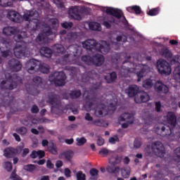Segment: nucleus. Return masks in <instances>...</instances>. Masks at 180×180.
I'll use <instances>...</instances> for the list:
<instances>
[{
  "mask_svg": "<svg viewBox=\"0 0 180 180\" xmlns=\"http://www.w3.org/2000/svg\"><path fill=\"white\" fill-rule=\"evenodd\" d=\"M127 12L129 13H135V15H141V7L140 6H131L127 8Z\"/></svg>",
  "mask_w": 180,
  "mask_h": 180,
  "instance_id": "bb28decb",
  "label": "nucleus"
},
{
  "mask_svg": "<svg viewBox=\"0 0 180 180\" xmlns=\"http://www.w3.org/2000/svg\"><path fill=\"white\" fill-rule=\"evenodd\" d=\"M32 81L35 84V86H30V87L27 88V92L30 95L37 96L40 94V90L37 88H44L43 86V79L39 76H36L33 78Z\"/></svg>",
  "mask_w": 180,
  "mask_h": 180,
  "instance_id": "9d476101",
  "label": "nucleus"
},
{
  "mask_svg": "<svg viewBox=\"0 0 180 180\" xmlns=\"http://www.w3.org/2000/svg\"><path fill=\"white\" fill-rule=\"evenodd\" d=\"M174 74L180 77V66L175 68Z\"/></svg>",
  "mask_w": 180,
  "mask_h": 180,
  "instance_id": "774afa93",
  "label": "nucleus"
},
{
  "mask_svg": "<svg viewBox=\"0 0 180 180\" xmlns=\"http://www.w3.org/2000/svg\"><path fill=\"white\" fill-rule=\"evenodd\" d=\"M140 91V87L136 84L129 85L125 90V94L128 95L129 98H134Z\"/></svg>",
  "mask_w": 180,
  "mask_h": 180,
  "instance_id": "6ab92c4d",
  "label": "nucleus"
},
{
  "mask_svg": "<svg viewBox=\"0 0 180 180\" xmlns=\"http://www.w3.org/2000/svg\"><path fill=\"white\" fill-rule=\"evenodd\" d=\"M82 61L85 63L87 65H96V67H101V65L103 64L105 58L102 55L96 53L92 57L89 56H82Z\"/></svg>",
  "mask_w": 180,
  "mask_h": 180,
  "instance_id": "0eeeda50",
  "label": "nucleus"
},
{
  "mask_svg": "<svg viewBox=\"0 0 180 180\" xmlns=\"http://www.w3.org/2000/svg\"><path fill=\"white\" fill-rule=\"evenodd\" d=\"M18 133L21 134V136H25L27 133V129L25 127H21L18 129H17Z\"/></svg>",
  "mask_w": 180,
  "mask_h": 180,
  "instance_id": "09e8293b",
  "label": "nucleus"
},
{
  "mask_svg": "<svg viewBox=\"0 0 180 180\" xmlns=\"http://www.w3.org/2000/svg\"><path fill=\"white\" fill-rule=\"evenodd\" d=\"M8 65L11 71L18 72L22 70V63L15 58H13L8 61Z\"/></svg>",
  "mask_w": 180,
  "mask_h": 180,
  "instance_id": "a211bd4d",
  "label": "nucleus"
},
{
  "mask_svg": "<svg viewBox=\"0 0 180 180\" xmlns=\"http://www.w3.org/2000/svg\"><path fill=\"white\" fill-rule=\"evenodd\" d=\"M161 54L165 58H172V52L169 51V49L165 48L161 50Z\"/></svg>",
  "mask_w": 180,
  "mask_h": 180,
  "instance_id": "72a5a7b5",
  "label": "nucleus"
},
{
  "mask_svg": "<svg viewBox=\"0 0 180 180\" xmlns=\"http://www.w3.org/2000/svg\"><path fill=\"white\" fill-rule=\"evenodd\" d=\"M10 178H11V179H13V180H23V179H22V177H20V176L16 174V172H15V171H13L11 173Z\"/></svg>",
  "mask_w": 180,
  "mask_h": 180,
  "instance_id": "de8ad7c7",
  "label": "nucleus"
},
{
  "mask_svg": "<svg viewBox=\"0 0 180 180\" xmlns=\"http://www.w3.org/2000/svg\"><path fill=\"white\" fill-rule=\"evenodd\" d=\"M53 34V31L51 27H49L46 31H44L42 33H39L35 39V41L38 44H46L49 41V36Z\"/></svg>",
  "mask_w": 180,
  "mask_h": 180,
  "instance_id": "f8f14e48",
  "label": "nucleus"
},
{
  "mask_svg": "<svg viewBox=\"0 0 180 180\" xmlns=\"http://www.w3.org/2000/svg\"><path fill=\"white\" fill-rule=\"evenodd\" d=\"M83 48L89 51L95 50L101 54H108L110 51V44L106 41H101L98 43L95 39H87L82 43Z\"/></svg>",
  "mask_w": 180,
  "mask_h": 180,
  "instance_id": "7ed1b4c3",
  "label": "nucleus"
},
{
  "mask_svg": "<svg viewBox=\"0 0 180 180\" xmlns=\"http://www.w3.org/2000/svg\"><path fill=\"white\" fill-rule=\"evenodd\" d=\"M179 60H180V56H179V55H176V56H174L172 58V60H171V63H174L175 64V63H179Z\"/></svg>",
  "mask_w": 180,
  "mask_h": 180,
  "instance_id": "bf43d9fd",
  "label": "nucleus"
},
{
  "mask_svg": "<svg viewBox=\"0 0 180 180\" xmlns=\"http://www.w3.org/2000/svg\"><path fill=\"white\" fill-rule=\"evenodd\" d=\"M82 95V93H81V90H72L70 91L69 94V96L71 99H78V98H80Z\"/></svg>",
  "mask_w": 180,
  "mask_h": 180,
  "instance_id": "2f4dec72",
  "label": "nucleus"
},
{
  "mask_svg": "<svg viewBox=\"0 0 180 180\" xmlns=\"http://www.w3.org/2000/svg\"><path fill=\"white\" fill-rule=\"evenodd\" d=\"M142 144L141 140L139 139H136L134 141V147L135 148H140Z\"/></svg>",
  "mask_w": 180,
  "mask_h": 180,
  "instance_id": "8fccbe9b",
  "label": "nucleus"
},
{
  "mask_svg": "<svg viewBox=\"0 0 180 180\" xmlns=\"http://www.w3.org/2000/svg\"><path fill=\"white\" fill-rule=\"evenodd\" d=\"M95 71L86 72L82 75V82H89L90 84H95V79H94V74Z\"/></svg>",
  "mask_w": 180,
  "mask_h": 180,
  "instance_id": "aec40b11",
  "label": "nucleus"
},
{
  "mask_svg": "<svg viewBox=\"0 0 180 180\" xmlns=\"http://www.w3.org/2000/svg\"><path fill=\"white\" fill-rule=\"evenodd\" d=\"M31 112L32 113H37L39 112V107L36 105H32Z\"/></svg>",
  "mask_w": 180,
  "mask_h": 180,
  "instance_id": "338daca9",
  "label": "nucleus"
},
{
  "mask_svg": "<svg viewBox=\"0 0 180 180\" xmlns=\"http://www.w3.org/2000/svg\"><path fill=\"white\" fill-rule=\"evenodd\" d=\"M157 68L161 75H169L171 74V65L164 59H159L158 60Z\"/></svg>",
  "mask_w": 180,
  "mask_h": 180,
  "instance_id": "9b49d317",
  "label": "nucleus"
},
{
  "mask_svg": "<svg viewBox=\"0 0 180 180\" xmlns=\"http://www.w3.org/2000/svg\"><path fill=\"white\" fill-rule=\"evenodd\" d=\"M119 141L120 140L117 136H115L109 139V143H110L111 144H116V142H119Z\"/></svg>",
  "mask_w": 180,
  "mask_h": 180,
  "instance_id": "5fc2aeb1",
  "label": "nucleus"
},
{
  "mask_svg": "<svg viewBox=\"0 0 180 180\" xmlns=\"http://www.w3.org/2000/svg\"><path fill=\"white\" fill-rule=\"evenodd\" d=\"M74 36H75V33L69 32L67 34L66 39H68V40H74Z\"/></svg>",
  "mask_w": 180,
  "mask_h": 180,
  "instance_id": "69168bd1",
  "label": "nucleus"
},
{
  "mask_svg": "<svg viewBox=\"0 0 180 180\" xmlns=\"http://www.w3.org/2000/svg\"><path fill=\"white\" fill-rule=\"evenodd\" d=\"M167 122L170 127L175 129L176 126V115H175V112H168L167 115Z\"/></svg>",
  "mask_w": 180,
  "mask_h": 180,
  "instance_id": "5701e85b",
  "label": "nucleus"
},
{
  "mask_svg": "<svg viewBox=\"0 0 180 180\" xmlns=\"http://www.w3.org/2000/svg\"><path fill=\"white\" fill-rule=\"evenodd\" d=\"M37 157H39V158H44V155H46V153L44 152V150H37Z\"/></svg>",
  "mask_w": 180,
  "mask_h": 180,
  "instance_id": "e2e57ef3",
  "label": "nucleus"
},
{
  "mask_svg": "<svg viewBox=\"0 0 180 180\" xmlns=\"http://www.w3.org/2000/svg\"><path fill=\"white\" fill-rule=\"evenodd\" d=\"M81 56V51L79 50V46L77 44L70 45L67 49V53L63 57V61L65 63H70V58H78Z\"/></svg>",
  "mask_w": 180,
  "mask_h": 180,
  "instance_id": "1a4fd4ad",
  "label": "nucleus"
},
{
  "mask_svg": "<svg viewBox=\"0 0 180 180\" xmlns=\"http://www.w3.org/2000/svg\"><path fill=\"white\" fill-rule=\"evenodd\" d=\"M155 91L158 94H168L169 89L161 82H157L155 84Z\"/></svg>",
  "mask_w": 180,
  "mask_h": 180,
  "instance_id": "412c9836",
  "label": "nucleus"
},
{
  "mask_svg": "<svg viewBox=\"0 0 180 180\" xmlns=\"http://www.w3.org/2000/svg\"><path fill=\"white\" fill-rule=\"evenodd\" d=\"M153 80L151 79H146L143 82V86L146 88V89H150V88H153Z\"/></svg>",
  "mask_w": 180,
  "mask_h": 180,
  "instance_id": "e433bc0d",
  "label": "nucleus"
},
{
  "mask_svg": "<svg viewBox=\"0 0 180 180\" xmlns=\"http://www.w3.org/2000/svg\"><path fill=\"white\" fill-rule=\"evenodd\" d=\"M64 174H65V176H66V178L71 177V170H70V169L65 168Z\"/></svg>",
  "mask_w": 180,
  "mask_h": 180,
  "instance_id": "0e129e2a",
  "label": "nucleus"
},
{
  "mask_svg": "<svg viewBox=\"0 0 180 180\" xmlns=\"http://www.w3.org/2000/svg\"><path fill=\"white\" fill-rule=\"evenodd\" d=\"M4 167H5V169H6V171H8V172H11V171H12V168H13L12 162H6L4 163Z\"/></svg>",
  "mask_w": 180,
  "mask_h": 180,
  "instance_id": "603ef678",
  "label": "nucleus"
},
{
  "mask_svg": "<svg viewBox=\"0 0 180 180\" xmlns=\"http://www.w3.org/2000/svg\"><path fill=\"white\" fill-rule=\"evenodd\" d=\"M16 29L15 27H6L3 29V33L5 36H13L16 43H22L21 45H16L13 49V53L16 58H22V57H29L30 52L26 46L25 39L27 37V33L22 32L20 34H16Z\"/></svg>",
  "mask_w": 180,
  "mask_h": 180,
  "instance_id": "f257e3e1",
  "label": "nucleus"
},
{
  "mask_svg": "<svg viewBox=\"0 0 180 180\" xmlns=\"http://www.w3.org/2000/svg\"><path fill=\"white\" fill-rule=\"evenodd\" d=\"M25 171H27L28 172H33L36 169V165H27L24 166Z\"/></svg>",
  "mask_w": 180,
  "mask_h": 180,
  "instance_id": "37998d69",
  "label": "nucleus"
},
{
  "mask_svg": "<svg viewBox=\"0 0 180 180\" xmlns=\"http://www.w3.org/2000/svg\"><path fill=\"white\" fill-rule=\"evenodd\" d=\"M76 141H77L76 145L79 146H84V144L86 143V139H85V137L77 138Z\"/></svg>",
  "mask_w": 180,
  "mask_h": 180,
  "instance_id": "a18cd8bd",
  "label": "nucleus"
},
{
  "mask_svg": "<svg viewBox=\"0 0 180 180\" xmlns=\"http://www.w3.org/2000/svg\"><path fill=\"white\" fill-rule=\"evenodd\" d=\"M67 76L64 72H53L49 75V81L53 82L56 86H64Z\"/></svg>",
  "mask_w": 180,
  "mask_h": 180,
  "instance_id": "6e6552de",
  "label": "nucleus"
},
{
  "mask_svg": "<svg viewBox=\"0 0 180 180\" xmlns=\"http://www.w3.org/2000/svg\"><path fill=\"white\" fill-rule=\"evenodd\" d=\"M72 22H65L63 23H62V27H63V29H71V27H72Z\"/></svg>",
  "mask_w": 180,
  "mask_h": 180,
  "instance_id": "6e6d98bb",
  "label": "nucleus"
},
{
  "mask_svg": "<svg viewBox=\"0 0 180 180\" xmlns=\"http://www.w3.org/2000/svg\"><path fill=\"white\" fill-rule=\"evenodd\" d=\"M89 27L90 30H94L95 32H101L102 30V27H101V24L96 22H92L89 24Z\"/></svg>",
  "mask_w": 180,
  "mask_h": 180,
  "instance_id": "7c9ffc66",
  "label": "nucleus"
},
{
  "mask_svg": "<svg viewBox=\"0 0 180 180\" xmlns=\"http://www.w3.org/2000/svg\"><path fill=\"white\" fill-rule=\"evenodd\" d=\"M68 14L75 20H82V16H81V11L78 6H72L68 10Z\"/></svg>",
  "mask_w": 180,
  "mask_h": 180,
  "instance_id": "f3484780",
  "label": "nucleus"
},
{
  "mask_svg": "<svg viewBox=\"0 0 180 180\" xmlns=\"http://www.w3.org/2000/svg\"><path fill=\"white\" fill-rule=\"evenodd\" d=\"M146 72V70L144 69H141L139 72H136V75L138 77V82H140V81H141V78H143V77H144V72Z\"/></svg>",
  "mask_w": 180,
  "mask_h": 180,
  "instance_id": "49530a36",
  "label": "nucleus"
},
{
  "mask_svg": "<svg viewBox=\"0 0 180 180\" xmlns=\"http://www.w3.org/2000/svg\"><path fill=\"white\" fill-rule=\"evenodd\" d=\"M29 74H34L37 70H39L43 74H49L50 72V66L47 65H40V62L36 59H30L27 64Z\"/></svg>",
  "mask_w": 180,
  "mask_h": 180,
  "instance_id": "423d86ee",
  "label": "nucleus"
},
{
  "mask_svg": "<svg viewBox=\"0 0 180 180\" xmlns=\"http://www.w3.org/2000/svg\"><path fill=\"white\" fill-rule=\"evenodd\" d=\"M57 102H58V95L54 94V92H50L48 94V103L52 105V108H56V105H57Z\"/></svg>",
  "mask_w": 180,
  "mask_h": 180,
  "instance_id": "b1692460",
  "label": "nucleus"
},
{
  "mask_svg": "<svg viewBox=\"0 0 180 180\" xmlns=\"http://www.w3.org/2000/svg\"><path fill=\"white\" fill-rule=\"evenodd\" d=\"M39 53L41 56L46 57V58H51V56H53V51L46 46H42L39 49Z\"/></svg>",
  "mask_w": 180,
  "mask_h": 180,
  "instance_id": "393cba45",
  "label": "nucleus"
},
{
  "mask_svg": "<svg viewBox=\"0 0 180 180\" xmlns=\"http://www.w3.org/2000/svg\"><path fill=\"white\" fill-rule=\"evenodd\" d=\"M160 7H156V8H154L150 9V10L147 13V14H148L149 16H157V15H158V13H160Z\"/></svg>",
  "mask_w": 180,
  "mask_h": 180,
  "instance_id": "4c0bfd02",
  "label": "nucleus"
},
{
  "mask_svg": "<svg viewBox=\"0 0 180 180\" xmlns=\"http://www.w3.org/2000/svg\"><path fill=\"white\" fill-rule=\"evenodd\" d=\"M136 103H146L150 101V96L146 92L140 94L134 98Z\"/></svg>",
  "mask_w": 180,
  "mask_h": 180,
  "instance_id": "4be33fe9",
  "label": "nucleus"
},
{
  "mask_svg": "<svg viewBox=\"0 0 180 180\" xmlns=\"http://www.w3.org/2000/svg\"><path fill=\"white\" fill-rule=\"evenodd\" d=\"M48 150L51 154L53 155H57L58 154V149L57 148V145L52 143L51 146L48 147Z\"/></svg>",
  "mask_w": 180,
  "mask_h": 180,
  "instance_id": "f704fd0d",
  "label": "nucleus"
},
{
  "mask_svg": "<svg viewBox=\"0 0 180 180\" xmlns=\"http://www.w3.org/2000/svg\"><path fill=\"white\" fill-rule=\"evenodd\" d=\"M116 105L117 103H115L113 104V103H110L109 106H108V110L112 111V113L116 110Z\"/></svg>",
  "mask_w": 180,
  "mask_h": 180,
  "instance_id": "13d9d810",
  "label": "nucleus"
},
{
  "mask_svg": "<svg viewBox=\"0 0 180 180\" xmlns=\"http://www.w3.org/2000/svg\"><path fill=\"white\" fill-rule=\"evenodd\" d=\"M91 124H94V126H98L99 127H102V126H103V124L99 120H96L93 121Z\"/></svg>",
  "mask_w": 180,
  "mask_h": 180,
  "instance_id": "052dcab7",
  "label": "nucleus"
},
{
  "mask_svg": "<svg viewBox=\"0 0 180 180\" xmlns=\"http://www.w3.org/2000/svg\"><path fill=\"white\" fill-rule=\"evenodd\" d=\"M8 18L15 23H22L23 20L29 22L33 27L32 32H36L40 27V20H39V12L37 11H28L22 16L19 13L15 11H8L7 13Z\"/></svg>",
  "mask_w": 180,
  "mask_h": 180,
  "instance_id": "f03ea898",
  "label": "nucleus"
},
{
  "mask_svg": "<svg viewBox=\"0 0 180 180\" xmlns=\"http://www.w3.org/2000/svg\"><path fill=\"white\" fill-rule=\"evenodd\" d=\"M91 177L89 180H98V175L99 174V170L98 169L92 168L89 171Z\"/></svg>",
  "mask_w": 180,
  "mask_h": 180,
  "instance_id": "473e14b6",
  "label": "nucleus"
},
{
  "mask_svg": "<svg viewBox=\"0 0 180 180\" xmlns=\"http://www.w3.org/2000/svg\"><path fill=\"white\" fill-rule=\"evenodd\" d=\"M84 108L86 112H91V110L94 109L95 110L96 116L102 117L105 107L103 105H99V103H98V98L93 97L91 98L86 99Z\"/></svg>",
  "mask_w": 180,
  "mask_h": 180,
  "instance_id": "20e7f679",
  "label": "nucleus"
},
{
  "mask_svg": "<svg viewBox=\"0 0 180 180\" xmlns=\"http://www.w3.org/2000/svg\"><path fill=\"white\" fill-rule=\"evenodd\" d=\"M174 129L175 128L169 127V125L159 127H157L158 130L157 134L162 137H168V136H171V134L174 133Z\"/></svg>",
  "mask_w": 180,
  "mask_h": 180,
  "instance_id": "dca6fc26",
  "label": "nucleus"
},
{
  "mask_svg": "<svg viewBox=\"0 0 180 180\" xmlns=\"http://www.w3.org/2000/svg\"><path fill=\"white\" fill-rule=\"evenodd\" d=\"M55 4H56L57 8H58V9H64V8H65V6H64V2H63L60 0H56L55 1Z\"/></svg>",
  "mask_w": 180,
  "mask_h": 180,
  "instance_id": "864d4df0",
  "label": "nucleus"
},
{
  "mask_svg": "<svg viewBox=\"0 0 180 180\" xmlns=\"http://www.w3.org/2000/svg\"><path fill=\"white\" fill-rule=\"evenodd\" d=\"M4 155L6 158H12L15 155V153L11 149L6 148L4 150Z\"/></svg>",
  "mask_w": 180,
  "mask_h": 180,
  "instance_id": "c03bdc74",
  "label": "nucleus"
},
{
  "mask_svg": "<svg viewBox=\"0 0 180 180\" xmlns=\"http://www.w3.org/2000/svg\"><path fill=\"white\" fill-rule=\"evenodd\" d=\"M63 157H65L68 161H71L74 157V152L72 150L65 151L59 155V158H63Z\"/></svg>",
  "mask_w": 180,
  "mask_h": 180,
  "instance_id": "c756f323",
  "label": "nucleus"
},
{
  "mask_svg": "<svg viewBox=\"0 0 180 180\" xmlns=\"http://www.w3.org/2000/svg\"><path fill=\"white\" fill-rule=\"evenodd\" d=\"M77 180H86V175L82 172V171H79L76 174Z\"/></svg>",
  "mask_w": 180,
  "mask_h": 180,
  "instance_id": "79ce46f5",
  "label": "nucleus"
},
{
  "mask_svg": "<svg viewBox=\"0 0 180 180\" xmlns=\"http://www.w3.org/2000/svg\"><path fill=\"white\" fill-rule=\"evenodd\" d=\"M106 169L108 174H119V172L120 171V167H114L112 166H108Z\"/></svg>",
  "mask_w": 180,
  "mask_h": 180,
  "instance_id": "c9c22d12",
  "label": "nucleus"
},
{
  "mask_svg": "<svg viewBox=\"0 0 180 180\" xmlns=\"http://www.w3.org/2000/svg\"><path fill=\"white\" fill-rule=\"evenodd\" d=\"M121 162H122V156H119V155L112 156L109 159V163L111 165H113V167H115V165H119V164H120Z\"/></svg>",
  "mask_w": 180,
  "mask_h": 180,
  "instance_id": "c85d7f7f",
  "label": "nucleus"
},
{
  "mask_svg": "<svg viewBox=\"0 0 180 180\" xmlns=\"http://www.w3.org/2000/svg\"><path fill=\"white\" fill-rule=\"evenodd\" d=\"M118 120L119 122H126V120H129L127 122L122 124V129H127L129 124H133V123H134V116L132 114L125 112L119 117Z\"/></svg>",
  "mask_w": 180,
  "mask_h": 180,
  "instance_id": "ddd939ff",
  "label": "nucleus"
},
{
  "mask_svg": "<svg viewBox=\"0 0 180 180\" xmlns=\"http://www.w3.org/2000/svg\"><path fill=\"white\" fill-rule=\"evenodd\" d=\"M5 78L6 80L0 82V88L6 91H13L18 88V82L16 79L19 78L18 74L6 73Z\"/></svg>",
  "mask_w": 180,
  "mask_h": 180,
  "instance_id": "39448f33",
  "label": "nucleus"
},
{
  "mask_svg": "<svg viewBox=\"0 0 180 180\" xmlns=\"http://www.w3.org/2000/svg\"><path fill=\"white\" fill-rule=\"evenodd\" d=\"M49 23H50L51 27H53V29H54V30H56V29H57V27H58V20L57 18L50 19Z\"/></svg>",
  "mask_w": 180,
  "mask_h": 180,
  "instance_id": "a19ab883",
  "label": "nucleus"
},
{
  "mask_svg": "<svg viewBox=\"0 0 180 180\" xmlns=\"http://www.w3.org/2000/svg\"><path fill=\"white\" fill-rule=\"evenodd\" d=\"M98 154H101V155H108L109 154V150L106 148H103L99 150Z\"/></svg>",
  "mask_w": 180,
  "mask_h": 180,
  "instance_id": "4d7b16f0",
  "label": "nucleus"
},
{
  "mask_svg": "<svg viewBox=\"0 0 180 180\" xmlns=\"http://www.w3.org/2000/svg\"><path fill=\"white\" fill-rule=\"evenodd\" d=\"M174 155L173 156V161L180 171V148H176L174 150Z\"/></svg>",
  "mask_w": 180,
  "mask_h": 180,
  "instance_id": "a878e982",
  "label": "nucleus"
},
{
  "mask_svg": "<svg viewBox=\"0 0 180 180\" xmlns=\"http://www.w3.org/2000/svg\"><path fill=\"white\" fill-rule=\"evenodd\" d=\"M104 79L107 84H112L117 79V74H116V72H112L109 75V76H105Z\"/></svg>",
  "mask_w": 180,
  "mask_h": 180,
  "instance_id": "cd10ccee",
  "label": "nucleus"
},
{
  "mask_svg": "<svg viewBox=\"0 0 180 180\" xmlns=\"http://www.w3.org/2000/svg\"><path fill=\"white\" fill-rule=\"evenodd\" d=\"M152 151H153L158 157H164V154H165V148H164V145L160 141H155L152 143Z\"/></svg>",
  "mask_w": 180,
  "mask_h": 180,
  "instance_id": "2eb2a0df",
  "label": "nucleus"
},
{
  "mask_svg": "<svg viewBox=\"0 0 180 180\" xmlns=\"http://www.w3.org/2000/svg\"><path fill=\"white\" fill-rule=\"evenodd\" d=\"M103 11V12H105L107 15H110L111 16L116 18V19H122L124 15L122 10L113 7H105Z\"/></svg>",
  "mask_w": 180,
  "mask_h": 180,
  "instance_id": "4468645a",
  "label": "nucleus"
},
{
  "mask_svg": "<svg viewBox=\"0 0 180 180\" xmlns=\"http://www.w3.org/2000/svg\"><path fill=\"white\" fill-rule=\"evenodd\" d=\"M131 172L130 170V167H127L121 170L122 176L125 179H127L129 176H130Z\"/></svg>",
  "mask_w": 180,
  "mask_h": 180,
  "instance_id": "ea45409f",
  "label": "nucleus"
},
{
  "mask_svg": "<svg viewBox=\"0 0 180 180\" xmlns=\"http://www.w3.org/2000/svg\"><path fill=\"white\" fill-rule=\"evenodd\" d=\"M53 50L55 53L63 54V53H64V46L61 44H56L53 47Z\"/></svg>",
  "mask_w": 180,
  "mask_h": 180,
  "instance_id": "58836bf2",
  "label": "nucleus"
},
{
  "mask_svg": "<svg viewBox=\"0 0 180 180\" xmlns=\"http://www.w3.org/2000/svg\"><path fill=\"white\" fill-rule=\"evenodd\" d=\"M155 110L158 112H161V102L158 101L155 103Z\"/></svg>",
  "mask_w": 180,
  "mask_h": 180,
  "instance_id": "680f3d73",
  "label": "nucleus"
},
{
  "mask_svg": "<svg viewBox=\"0 0 180 180\" xmlns=\"http://www.w3.org/2000/svg\"><path fill=\"white\" fill-rule=\"evenodd\" d=\"M116 40L117 41H123V43H126V41H127V37H126V35H118L116 37Z\"/></svg>",
  "mask_w": 180,
  "mask_h": 180,
  "instance_id": "3c124183",
  "label": "nucleus"
}]
</instances>
